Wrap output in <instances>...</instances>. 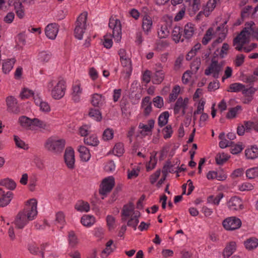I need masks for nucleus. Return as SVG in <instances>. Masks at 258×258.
<instances>
[{
	"label": "nucleus",
	"instance_id": "nucleus-51",
	"mask_svg": "<svg viewBox=\"0 0 258 258\" xmlns=\"http://www.w3.org/2000/svg\"><path fill=\"white\" fill-rule=\"evenodd\" d=\"M113 137V131L110 128L106 129L103 134L102 138L104 141L111 140Z\"/></svg>",
	"mask_w": 258,
	"mask_h": 258
},
{
	"label": "nucleus",
	"instance_id": "nucleus-19",
	"mask_svg": "<svg viewBox=\"0 0 258 258\" xmlns=\"http://www.w3.org/2000/svg\"><path fill=\"white\" fill-rule=\"evenodd\" d=\"M14 9L18 17L20 19H22L25 15L24 7L21 2L17 0L13 3Z\"/></svg>",
	"mask_w": 258,
	"mask_h": 258
},
{
	"label": "nucleus",
	"instance_id": "nucleus-3",
	"mask_svg": "<svg viewBox=\"0 0 258 258\" xmlns=\"http://www.w3.org/2000/svg\"><path fill=\"white\" fill-rule=\"evenodd\" d=\"M87 13H82L77 18L76 22V27L74 29L75 37L81 40L85 32L86 27Z\"/></svg>",
	"mask_w": 258,
	"mask_h": 258
},
{
	"label": "nucleus",
	"instance_id": "nucleus-62",
	"mask_svg": "<svg viewBox=\"0 0 258 258\" xmlns=\"http://www.w3.org/2000/svg\"><path fill=\"white\" fill-rule=\"evenodd\" d=\"M34 95V93L32 90L27 89H24L20 94L22 99L28 98L30 96Z\"/></svg>",
	"mask_w": 258,
	"mask_h": 258
},
{
	"label": "nucleus",
	"instance_id": "nucleus-14",
	"mask_svg": "<svg viewBox=\"0 0 258 258\" xmlns=\"http://www.w3.org/2000/svg\"><path fill=\"white\" fill-rule=\"evenodd\" d=\"M229 208L233 211H237L243 209L242 201L237 197H233L230 199L228 203Z\"/></svg>",
	"mask_w": 258,
	"mask_h": 258
},
{
	"label": "nucleus",
	"instance_id": "nucleus-26",
	"mask_svg": "<svg viewBox=\"0 0 258 258\" xmlns=\"http://www.w3.org/2000/svg\"><path fill=\"white\" fill-rule=\"evenodd\" d=\"M0 185L5 186L10 190H14L16 187V183L12 179L7 178L0 181Z\"/></svg>",
	"mask_w": 258,
	"mask_h": 258
},
{
	"label": "nucleus",
	"instance_id": "nucleus-22",
	"mask_svg": "<svg viewBox=\"0 0 258 258\" xmlns=\"http://www.w3.org/2000/svg\"><path fill=\"white\" fill-rule=\"evenodd\" d=\"M245 155L248 159H254L258 156V148L256 146H253L250 149L245 151Z\"/></svg>",
	"mask_w": 258,
	"mask_h": 258
},
{
	"label": "nucleus",
	"instance_id": "nucleus-59",
	"mask_svg": "<svg viewBox=\"0 0 258 258\" xmlns=\"http://www.w3.org/2000/svg\"><path fill=\"white\" fill-rule=\"evenodd\" d=\"M139 222V219L131 217V219L127 221V225L128 226L133 227L134 230H136Z\"/></svg>",
	"mask_w": 258,
	"mask_h": 258
},
{
	"label": "nucleus",
	"instance_id": "nucleus-45",
	"mask_svg": "<svg viewBox=\"0 0 258 258\" xmlns=\"http://www.w3.org/2000/svg\"><path fill=\"white\" fill-rule=\"evenodd\" d=\"M246 177L249 179H253L258 176V167L248 169L246 171Z\"/></svg>",
	"mask_w": 258,
	"mask_h": 258
},
{
	"label": "nucleus",
	"instance_id": "nucleus-38",
	"mask_svg": "<svg viewBox=\"0 0 258 258\" xmlns=\"http://www.w3.org/2000/svg\"><path fill=\"white\" fill-rule=\"evenodd\" d=\"M33 119H31L30 118L26 116H21L19 118V122L20 125L26 128H28L32 125Z\"/></svg>",
	"mask_w": 258,
	"mask_h": 258
},
{
	"label": "nucleus",
	"instance_id": "nucleus-15",
	"mask_svg": "<svg viewBox=\"0 0 258 258\" xmlns=\"http://www.w3.org/2000/svg\"><path fill=\"white\" fill-rule=\"evenodd\" d=\"M208 179H217L219 181H223L226 179L227 175L222 171H209L207 174Z\"/></svg>",
	"mask_w": 258,
	"mask_h": 258
},
{
	"label": "nucleus",
	"instance_id": "nucleus-50",
	"mask_svg": "<svg viewBox=\"0 0 258 258\" xmlns=\"http://www.w3.org/2000/svg\"><path fill=\"white\" fill-rule=\"evenodd\" d=\"M183 106V99L181 97L178 98L175 104L174 107V113L177 114L179 112L181 108H182Z\"/></svg>",
	"mask_w": 258,
	"mask_h": 258
},
{
	"label": "nucleus",
	"instance_id": "nucleus-18",
	"mask_svg": "<svg viewBox=\"0 0 258 258\" xmlns=\"http://www.w3.org/2000/svg\"><path fill=\"white\" fill-rule=\"evenodd\" d=\"M154 123L155 120L153 119L148 120V124L140 123L139 128L143 129V130L140 132V133L143 135H145L144 132H152V129L154 126Z\"/></svg>",
	"mask_w": 258,
	"mask_h": 258
},
{
	"label": "nucleus",
	"instance_id": "nucleus-29",
	"mask_svg": "<svg viewBox=\"0 0 258 258\" xmlns=\"http://www.w3.org/2000/svg\"><path fill=\"white\" fill-rule=\"evenodd\" d=\"M134 205L133 203H130L128 204L124 205L121 211V216L124 217H129L134 211Z\"/></svg>",
	"mask_w": 258,
	"mask_h": 258
},
{
	"label": "nucleus",
	"instance_id": "nucleus-30",
	"mask_svg": "<svg viewBox=\"0 0 258 258\" xmlns=\"http://www.w3.org/2000/svg\"><path fill=\"white\" fill-rule=\"evenodd\" d=\"M244 87L245 85L242 84L234 83L229 85L227 91L230 92H239L241 91L242 92V90H243Z\"/></svg>",
	"mask_w": 258,
	"mask_h": 258
},
{
	"label": "nucleus",
	"instance_id": "nucleus-39",
	"mask_svg": "<svg viewBox=\"0 0 258 258\" xmlns=\"http://www.w3.org/2000/svg\"><path fill=\"white\" fill-rule=\"evenodd\" d=\"M242 110V107L240 105H237L235 107L230 108L229 109V111L226 114V118L228 119H231L236 117L239 111Z\"/></svg>",
	"mask_w": 258,
	"mask_h": 258
},
{
	"label": "nucleus",
	"instance_id": "nucleus-12",
	"mask_svg": "<svg viewBox=\"0 0 258 258\" xmlns=\"http://www.w3.org/2000/svg\"><path fill=\"white\" fill-rule=\"evenodd\" d=\"M121 64L123 67L122 73L125 74L124 79H128L132 72V66L131 60L130 58L126 57L120 59Z\"/></svg>",
	"mask_w": 258,
	"mask_h": 258
},
{
	"label": "nucleus",
	"instance_id": "nucleus-58",
	"mask_svg": "<svg viewBox=\"0 0 258 258\" xmlns=\"http://www.w3.org/2000/svg\"><path fill=\"white\" fill-rule=\"evenodd\" d=\"M229 46L228 43H224L221 48V51L219 53L220 58H223L228 53V50H229Z\"/></svg>",
	"mask_w": 258,
	"mask_h": 258
},
{
	"label": "nucleus",
	"instance_id": "nucleus-28",
	"mask_svg": "<svg viewBox=\"0 0 258 258\" xmlns=\"http://www.w3.org/2000/svg\"><path fill=\"white\" fill-rule=\"evenodd\" d=\"M244 245L247 249L249 250H252L258 246V239L254 237L247 239L244 242Z\"/></svg>",
	"mask_w": 258,
	"mask_h": 258
},
{
	"label": "nucleus",
	"instance_id": "nucleus-4",
	"mask_svg": "<svg viewBox=\"0 0 258 258\" xmlns=\"http://www.w3.org/2000/svg\"><path fill=\"white\" fill-rule=\"evenodd\" d=\"M108 26L112 29V37L117 42H119L121 38V25L120 20L111 17Z\"/></svg>",
	"mask_w": 258,
	"mask_h": 258
},
{
	"label": "nucleus",
	"instance_id": "nucleus-16",
	"mask_svg": "<svg viewBox=\"0 0 258 258\" xmlns=\"http://www.w3.org/2000/svg\"><path fill=\"white\" fill-rule=\"evenodd\" d=\"M236 247V242L230 241L226 245L223 252L224 258H229L235 251Z\"/></svg>",
	"mask_w": 258,
	"mask_h": 258
},
{
	"label": "nucleus",
	"instance_id": "nucleus-44",
	"mask_svg": "<svg viewBox=\"0 0 258 258\" xmlns=\"http://www.w3.org/2000/svg\"><path fill=\"white\" fill-rule=\"evenodd\" d=\"M14 140L16 145L18 148L23 149L24 150L28 149V145H26L18 136L14 135Z\"/></svg>",
	"mask_w": 258,
	"mask_h": 258
},
{
	"label": "nucleus",
	"instance_id": "nucleus-37",
	"mask_svg": "<svg viewBox=\"0 0 258 258\" xmlns=\"http://www.w3.org/2000/svg\"><path fill=\"white\" fill-rule=\"evenodd\" d=\"M81 223L85 226L89 227L95 222V218L89 215H84L81 218Z\"/></svg>",
	"mask_w": 258,
	"mask_h": 258
},
{
	"label": "nucleus",
	"instance_id": "nucleus-43",
	"mask_svg": "<svg viewBox=\"0 0 258 258\" xmlns=\"http://www.w3.org/2000/svg\"><path fill=\"white\" fill-rule=\"evenodd\" d=\"M180 88L178 85L175 86L172 90V93L169 94V101L170 102L174 101L177 98L180 92Z\"/></svg>",
	"mask_w": 258,
	"mask_h": 258
},
{
	"label": "nucleus",
	"instance_id": "nucleus-42",
	"mask_svg": "<svg viewBox=\"0 0 258 258\" xmlns=\"http://www.w3.org/2000/svg\"><path fill=\"white\" fill-rule=\"evenodd\" d=\"M32 121V125L39 127V128L47 130L49 127L48 124L37 118H33Z\"/></svg>",
	"mask_w": 258,
	"mask_h": 258
},
{
	"label": "nucleus",
	"instance_id": "nucleus-1",
	"mask_svg": "<svg viewBox=\"0 0 258 258\" xmlns=\"http://www.w3.org/2000/svg\"><path fill=\"white\" fill-rule=\"evenodd\" d=\"M26 207L20 211L15 217L14 223L18 229H22L28 223L32 221L37 215V201L31 199L27 201Z\"/></svg>",
	"mask_w": 258,
	"mask_h": 258
},
{
	"label": "nucleus",
	"instance_id": "nucleus-54",
	"mask_svg": "<svg viewBox=\"0 0 258 258\" xmlns=\"http://www.w3.org/2000/svg\"><path fill=\"white\" fill-rule=\"evenodd\" d=\"M158 36L160 38H165L169 34V31L168 30L167 26H162L161 27L160 31L158 32Z\"/></svg>",
	"mask_w": 258,
	"mask_h": 258
},
{
	"label": "nucleus",
	"instance_id": "nucleus-17",
	"mask_svg": "<svg viewBox=\"0 0 258 258\" xmlns=\"http://www.w3.org/2000/svg\"><path fill=\"white\" fill-rule=\"evenodd\" d=\"M13 194L11 191H8L6 194H3L0 198V207H5L8 205L12 199Z\"/></svg>",
	"mask_w": 258,
	"mask_h": 258
},
{
	"label": "nucleus",
	"instance_id": "nucleus-6",
	"mask_svg": "<svg viewBox=\"0 0 258 258\" xmlns=\"http://www.w3.org/2000/svg\"><path fill=\"white\" fill-rule=\"evenodd\" d=\"M221 70V66L218 63L217 60L215 59V57H213L211 59V64L205 71V74L209 76L213 73V77L214 78L217 79L219 78V74Z\"/></svg>",
	"mask_w": 258,
	"mask_h": 258
},
{
	"label": "nucleus",
	"instance_id": "nucleus-36",
	"mask_svg": "<svg viewBox=\"0 0 258 258\" xmlns=\"http://www.w3.org/2000/svg\"><path fill=\"white\" fill-rule=\"evenodd\" d=\"M84 141L85 144L92 146H97L99 143L97 137L94 135L89 137H85Z\"/></svg>",
	"mask_w": 258,
	"mask_h": 258
},
{
	"label": "nucleus",
	"instance_id": "nucleus-41",
	"mask_svg": "<svg viewBox=\"0 0 258 258\" xmlns=\"http://www.w3.org/2000/svg\"><path fill=\"white\" fill-rule=\"evenodd\" d=\"M89 115L98 121H100L102 119L101 113L98 109H90Z\"/></svg>",
	"mask_w": 258,
	"mask_h": 258
},
{
	"label": "nucleus",
	"instance_id": "nucleus-46",
	"mask_svg": "<svg viewBox=\"0 0 258 258\" xmlns=\"http://www.w3.org/2000/svg\"><path fill=\"white\" fill-rule=\"evenodd\" d=\"M213 32V29L212 28H210L206 31V34L204 35V37L202 39V43L204 45H207L208 42L212 39V33Z\"/></svg>",
	"mask_w": 258,
	"mask_h": 258
},
{
	"label": "nucleus",
	"instance_id": "nucleus-31",
	"mask_svg": "<svg viewBox=\"0 0 258 258\" xmlns=\"http://www.w3.org/2000/svg\"><path fill=\"white\" fill-rule=\"evenodd\" d=\"M169 114L168 111L162 113L158 117V124L160 127H163L168 123Z\"/></svg>",
	"mask_w": 258,
	"mask_h": 258
},
{
	"label": "nucleus",
	"instance_id": "nucleus-5",
	"mask_svg": "<svg viewBox=\"0 0 258 258\" xmlns=\"http://www.w3.org/2000/svg\"><path fill=\"white\" fill-rule=\"evenodd\" d=\"M114 184L115 180L112 176L104 178L100 186L99 194L102 196H106L107 193L111 191Z\"/></svg>",
	"mask_w": 258,
	"mask_h": 258
},
{
	"label": "nucleus",
	"instance_id": "nucleus-10",
	"mask_svg": "<svg viewBox=\"0 0 258 258\" xmlns=\"http://www.w3.org/2000/svg\"><path fill=\"white\" fill-rule=\"evenodd\" d=\"M64 159L67 167L70 169H74L75 167V154L74 151L72 147L66 148Z\"/></svg>",
	"mask_w": 258,
	"mask_h": 258
},
{
	"label": "nucleus",
	"instance_id": "nucleus-11",
	"mask_svg": "<svg viewBox=\"0 0 258 258\" xmlns=\"http://www.w3.org/2000/svg\"><path fill=\"white\" fill-rule=\"evenodd\" d=\"M59 29V26L56 23L48 24L45 28V33L46 36L50 39L55 38Z\"/></svg>",
	"mask_w": 258,
	"mask_h": 258
},
{
	"label": "nucleus",
	"instance_id": "nucleus-32",
	"mask_svg": "<svg viewBox=\"0 0 258 258\" xmlns=\"http://www.w3.org/2000/svg\"><path fill=\"white\" fill-rule=\"evenodd\" d=\"M102 95L95 93L92 96L91 103L95 107H99L103 103L104 99L102 100Z\"/></svg>",
	"mask_w": 258,
	"mask_h": 258
},
{
	"label": "nucleus",
	"instance_id": "nucleus-7",
	"mask_svg": "<svg viewBox=\"0 0 258 258\" xmlns=\"http://www.w3.org/2000/svg\"><path fill=\"white\" fill-rule=\"evenodd\" d=\"M222 224L226 230H234L240 227L241 221L237 217H231L225 219Z\"/></svg>",
	"mask_w": 258,
	"mask_h": 258
},
{
	"label": "nucleus",
	"instance_id": "nucleus-20",
	"mask_svg": "<svg viewBox=\"0 0 258 258\" xmlns=\"http://www.w3.org/2000/svg\"><path fill=\"white\" fill-rule=\"evenodd\" d=\"M164 77V72L162 70H156L152 76V82L155 84H160L163 81Z\"/></svg>",
	"mask_w": 258,
	"mask_h": 258
},
{
	"label": "nucleus",
	"instance_id": "nucleus-49",
	"mask_svg": "<svg viewBox=\"0 0 258 258\" xmlns=\"http://www.w3.org/2000/svg\"><path fill=\"white\" fill-rule=\"evenodd\" d=\"M157 159L156 158L155 155L151 156L150 157V160L148 164L146 165V170L147 171H149L153 169L157 163Z\"/></svg>",
	"mask_w": 258,
	"mask_h": 258
},
{
	"label": "nucleus",
	"instance_id": "nucleus-55",
	"mask_svg": "<svg viewBox=\"0 0 258 258\" xmlns=\"http://www.w3.org/2000/svg\"><path fill=\"white\" fill-rule=\"evenodd\" d=\"M154 105L155 107L161 108L164 105L163 98L160 96H157L153 99Z\"/></svg>",
	"mask_w": 258,
	"mask_h": 258
},
{
	"label": "nucleus",
	"instance_id": "nucleus-48",
	"mask_svg": "<svg viewBox=\"0 0 258 258\" xmlns=\"http://www.w3.org/2000/svg\"><path fill=\"white\" fill-rule=\"evenodd\" d=\"M257 90L258 88H255L251 86L248 88H245V87H244V89L242 90V94L245 97H253V94Z\"/></svg>",
	"mask_w": 258,
	"mask_h": 258
},
{
	"label": "nucleus",
	"instance_id": "nucleus-21",
	"mask_svg": "<svg viewBox=\"0 0 258 258\" xmlns=\"http://www.w3.org/2000/svg\"><path fill=\"white\" fill-rule=\"evenodd\" d=\"M182 28H181L179 26H175L174 27L172 32V35L173 37V40L176 42H179L180 40H181V42H183L184 40L183 38H181V37L182 36Z\"/></svg>",
	"mask_w": 258,
	"mask_h": 258
},
{
	"label": "nucleus",
	"instance_id": "nucleus-33",
	"mask_svg": "<svg viewBox=\"0 0 258 258\" xmlns=\"http://www.w3.org/2000/svg\"><path fill=\"white\" fill-rule=\"evenodd\" d=\"M68 241L70 246L75 247L78 243V239L73 231H70L68 232Z\"/></svg>",
	"mask_w": 258,
	"mask_h": 258
},
{
	"label": "nucleus",
	"instance_id": "nucleus-47",
	"mask_svg": "<svg viewBox=\"0 0 258 258\" xmlns=\"http://www.w3.org/2000/svg\"><path fill=\"white\" fill-rule=\"evenodd\" d=\"M201 58L200 57H196L192 61L190 64V68L192 71H194L196 73L198 70L200 69L201 66Z\"/></svg>",
	"mask_w": 258,
	"mask_h": 258
},
{
	"label": "nucleus",
	"instance_id": "nucleus-2",
	"mask_svg": "<svg viewBox=\"0 0 258 258\" xmlns=\"http://www.w3.org/2000/svg\"><path fill=\"white\" fill-rule=\"evenodd\" d=\"M65 143V140L63 139L56 140L49 138L45 143L44 147L47 150L53 153H59L63 151Z\"/></svg>",
	"mask_w": 258,
	"mask_h": 258
},
{
	"label": "nucleus",
	"instance_id": "nucleus-61",
	"mask_svg": "<svg viewBox=\"0 0 258 258\" xmlns=\"http://www.w3.org/2000/svg\"><path fill=\"white\" fill-rule=\"evenodd\" d=\"M245 56L242 54H238L236 56L235 60V64L236 67L241 66L244 61Z\"/></svg>",
	"mask_w": 258,
	"mask_h": 258
},
{
	"label": "nucleus",
	"instance_id": "nucleus-25",
	"mask_svg": "<svg viewBox=\"0 0 258 258\" xmlns=\"http://www.w3.org/2000/svg\"><path fill=\"white\" fill-rule=\"evenodd\" d=\"M78 151L80 153V156L82 161H87L91 157L89 150L84 146H80Z\"/></svg>",
	"mask_w": 258,
	"mask_h": 258
},
{
	"label": "nucleus",
	"instance_id": "nucleus-63",
	"mask_svg": "<svg viewBox=\"0 0 258 258\" xmlns=\"http://www.w3.org/2000/svg\"><path fill=\"white\" fill-rule=\"evenodd\" d=\"M15 17V14L13 12H9L4 17V21L8 24L12 23Z\"/></svg>",
	"mask_w": 258,
	"mask_h": 258
},
{
	"label": "nucleus",
	"instance_id": "nucleus-27",
	"mask_svg": "<svg viewBox=\"0 0 258 258\" xmlns=\"http://www.w3.org/2000/svg\"><path fill=\"white\" fill-rule=\"evenodd\" d=\"M194 25L191 23H187L184 26L183 38L189 40L192 36L194 33Z\"/></svg>",
	"mask_w": 258,
	"mask_h": 258
},
{
	"label": "nucleus",
	"instance_id": "nucleus-52",
	"mask_svg": "<svg viewBox=\"0 0 258 258\" xmlns=\"http://www.w3.org/2000/svg\"><path fill=\"white\" fill-rule=\"evenodd\" d=\"M164 133V138L165 139H168L171 137L173 133L172 128L171 125L168 124L163 129Z\"/></svg>",
	"mask_w": 258,
	"mask_h": 258
},
{
	"label": "nucleus",
	"instance_id": "nucleus-53",
	"mask_svg": "<svg viewBox=\"0 0 258 258\" xmlns=\"http://www.w3.org/2000/svg\"><path fill=\"white\" fill-rule=\"evenodd\" d=\"M51 58V54L45 51L40 52L39 54V59L43 62H48Z\"/></svg>",
	"mask_w": 258,
	"mask_h": 258
},
{
	"label": "nucleus",
	"instance_id": "nucleus-9",
	"mask_svg": "<svg viewBox=\"0 0 258 258\" xmlns=\"http://www.w3.org/2000/svg\"><path fill=\"white\" fill-rule=\"evenodd\" d=\"M7 110L10 113L18 114L20 112V108L18 104L16 98L12 96H10L6 98Z\"/></svg>",
	"mask_w": 258,
	"mask_h": 258
},
{
	"label": "nucleus",
	"instance_id": "nucleus-8",
	"mask_svg": "<svg viewBox=\"0 0 258 258\" xmlns=\"http://www.w3.org/2000/svg\"><path fill=\"white\" fill-rule=\"evenodd\" d=\"M65 90V81L63 80L59 81L52 90L51 95L52 97L55 99L61 98L64 95Z\"/></svg>",
	"mask_w": 258,
	"mask_h": 258
},
{
	"label": "nucleus",
	"instance_id": "nucleus-34",
	"mask_svg": "<svg viewBox=\"0 0 258 258\" xmlns=\"http://www.w3.org/2000/svg\"><path fill=\"white\" fill-rule=\"evenodd\" d=\"M75 209L78 211L87 212L90 210V206L88 203L81 201L76 204Z\"/></svg>",
	"mask_w": 258,
	"mask_h": 258
},
{
	"label": "nucleus",
	"instance_id": "nucleus-40",
	"mask_svg": "<svg viewBox=\"0 0 258 258\" xmlns=\"http://www.w3.org/2000/svg\"><path fill=\"white\" fill-rule=\"evenodd\" d=\"M229 157L227 154L224 153H218L215 157L216 163L218 165H222L228 160Z\"/></svg>",
	"mask_w": 258,
	"mask_h": 258
},
{
	"label": "nucleus",
	"instance_id": "nucleus-23",
	"mask_svg": "<svg viewBox=\"0 0 258 258\" xmlns=\"http://www.w3.org/2000/svg\"><path fill=\"white\" fill-rule=\"evenodd\" d=\"M15 58L8 59L3 63L2 70L5 74L9 73L16 62Z\"/></svg>",
	"mask_w": 258,
	"mask_h": 258
},
{
	"label": "nucleus",
	"instance_id": "nucleus-56",
	"mask_svg": "<svg viewBox=\"0 0 258 258\" xmlns=\"http://www.w3.org/2000/svg\"><path fill=\"white\" fill-rule=\"evenodd\" d=\"M113 151L116 152L118 156L121 155L124 152L123 144L121 143L116 144L114 147Z\"/></svg>",
	"mask_w": 258,
	"mask_h": 258
},
{
	"label": "nucleus",
	"instance_id": "nucleus-24",
	"mask_svg": "<svg viewBox=\"0 0 258 258\" xmlns=\"http://www.w3.org/2000/svg\"><path fill=\"white\" fill-rule=\"evenodd\" d=\"M152 20L149 16H145L143 19L142 28L143 30L147 34L150 31L152 26Z\"/></svg>",
	"mask_w": 258,
	"mask_h": 258
},
{
	"label": "nucleus",
	"instance_id": "nucleus-57",
	"mask_svg": "<svg viewBox=\"0 0 258 258\" xmlns=\"http://www.w3.org/2000/svg\"><path fill=\"white\" fill-rule=\"evenodd\" d=\"M242 145L241 144H234L231 148V153L232 154H238L243 150Z\"/></svg>",
	"mask_w": 258,
	"mask_h": 258
},
{
	"label": "nucleus",
	"instance_id": "nucleus-64",
	"mask_svg": "<svg viewBox=\"0 0 258 258\" xmlns=\"http://www.w3.org/2000/svg\"><path fill=\"white\" fill-rule=\"evenodd\" d=\"M56 221L60 224H63L65 222L64 215L62 212L59 211L56 214Z\"/></svg>",
	"mask_w": 258,
	"mask_h": 258
},
{
	"label": "nucleus",
	"instance_id": "nucleus-60",
	"mask_svg": "<svg viewBox=\"0 0 258 258\" xmlns=\"http://www.w3.org/2000/svg\"><path fill=\"white\" fill-rule=\"evenodd\" d=\"M219 82L217 80L214 81L209 84L208 89L209 91H215L219 88Z\"/></svg>",
	"mask_w": 258,
	"mask_h": 258
},
{
	"label": "nucleus",
	"instance_id": "nucleus-13",
	"mask_svg": "<svg viewBox=\"0 0 258 258\" xmlns=\"http://www.w3.org/2000/svg\"><path fill=\"white\" fill-rule=\"evenodd\" d=\"M173 165L171 164V162L170 161V159H168L166 161V163L165 165H164L162 169V173H163V176L162 178L158 181L157 186L159 187L164 182V181L165 180L166 176L168 173V172L170 173H173L174 172H176V171H174V170H170L169 169V171H168V169L170 168V167H172Z\"/></svg>",
	"mask_w": 258,
	"mask_h": 258
},
{
	"label": "nucleus",
	"instance_id": "nucleus-35",
	"mask_svg": "<svg viewBox=\"0 0 258 258\" xmlns=\"http://www.w3.org/2000/svg\"><path fill=\"white\" fill-rule=\"evenodd\" d=\"M216 0H209L206 8L204 10V15L206 16H208L210 14V13L213 11V10L216 7V5L217 4Z\"/></svg>",
	"mask_w": 258,
	"mask_h": 258
}]
</instances>
